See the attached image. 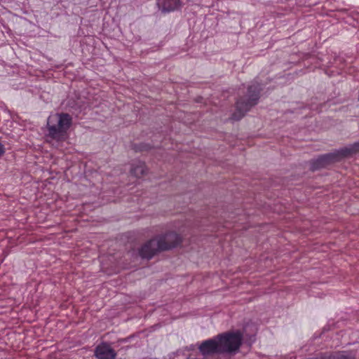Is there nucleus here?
Listing matches in <instances>:
<instances>
[{
    "instance_id": "1",
    "label": "nucleus",
    "mask_w": 359,
    "mask_h": 359,
    "mask_svg": "<svg viewBox=\"0 0 359 359\" xmlns=\"http://www.w3.org/2000/svg\"><path fill=\"white\" fill-rule=\"evenodd\" d=\"M359 154V140L347 147L334 149L332 152L318 155L317 158L309 161V170L315 172L327 168L336 163H339L345 158Z\"/></svg>"
},
{
    "instance_id": "2",
    "label": "nucleus",
    "mask_w": 359,
    "mask_h": 359,
    "mask_svg": "<svg viewBox=\"0 0 359 359\" xmlns=\"http://www.w3.org/2000/svg\"><path fill=\"white\" fill-rule=\"evenodd\" d=\"M263 90L260 83H255L247 87L246 92L239 95L235 102V111L231 114L229 120L239 121L245 116L259 102Z\"/></svg>"
},
{
    "instance_id": "3",
    "label": "nucleus",
    "mask_w": 359,
    "mask_h": 359,
    "mask_svg": "<svg viewBox=\"0 0 359 359\" xmlns=\"http://www.w3.org/2000/svg\"><path fill=\"white\" fill-rule=\"evenodd\" d=\"M72 116L68 113H56L48 116L45 136L56 142H64L68 137V130L72 125Z\"/></svg>"
},
{
    "instance_id": "4",
    "label": "nucleus",
    "mask_w": 359,
    "mask_h": 359,
    "mask_svg": "<svg viewBox=\"0 0 359 359\" xmlns=\"http://www.w3.org/2000/svg\"><path fill=\"white\" fill-rule=\"evenodd\" d=\"M217 337L222 354H236L243 341V334L239 330L220 333Z\"/></svg>"
},
{
    "instance_id": "5",
    "label": "nucleus",
    "mask_w": 359,
    "mask_h": 359,
    "mask_svg": "<svg viewBox=\"0 0 359 359\" xmlns=\"http://www.w3.org/2000/svg\"><path fill=\"white\" fill-rule=\"evenodd\" d=\"M162 252L168 251L180 245L183 241L182 237L175 231H168L156 236Z\"/></svg>"
},
{
    "instance_id": "6",
    "label": "nucleus",
    "mask_w": 359,
    "mask_h": 359,
    "mask_svg": "<svg viewBox=\"0 0 359 359\" xmlns=\"http://www.w3.org/2000/svg\"><path fill=\"white\" fill-rule=\"evenodd\" d=\"M156 236L149 239L138 248V255L142 259L151 260L154 256L162 252Z\"/></svg>"
},
{
    "instance_id": "7",
    "label": "nucleus",
    "mask_w": 359,
    "mask_h": 359,
    "mask_svg": "<svg viewBox=\"0 0 359 359\" xmlns=\"http://www.w3.org/2000/svg\"><path fill=\"white\" fill-rule=\"evenodd\" d=\"M198 351L204 357L222 354L217 335L202 341L198 345Z\"/></svg>"
},
{
    "instance_id": "8",
    "label": "nucleus",
    "mask_w": 359,
    "mask_h": 359,
    "mask_svg": "<svg viewBox=\"0 0 359 359\" xmlns=\"http://www.w3.org/2000/svg\"><path fill=\"white\" fill-rule=\"evenodd\" d=\"M94 356L97 359H116L117 353L107 341H102L96 346Z\"/></svg>"
},
{
    "instance_id": "9",
    "label": "nucleus",
    "mask_w": 359,
    "mask_h": 359,
    "mask_svg": "<svg viewBox=\"0 0 359 359\" xmlns=\"http://www.w3.org/2000/svg\"><path fill=\"white\" fill-rule=\"evenodd\" d=\"M156 4L163 14L180 11L184 5L182 0H156Z\"/></svg>"
},
{
    "instance_id": "10",
    "label": "nucleus",
    "mask_w": 359,
    "mask_h": 359,
    "mask_svg": "<svg viewBox=\"0 0 359 359\" xmlns=\"http://www.w3.org/2000/svg\"><path fill=\"white\" fill-rule=\"evenodd\" d=\"M148 168L144 161H137L131 164L130 173L132 176L140 178L147 175Z\"/></svg>"
},
{
    "instance_id": "11",
    "label": "nucleus",
    "mask_w": 359,
    "mask_h": 359,
    "mask_svg": "<svg viewBox=\"0 0 359 359\" xmlns=\"http://www.w3.org/2000/svg\"><path fill=\"white\" fill-rule=\"evenodd\" d=\"M330 359H355V353L354 351H337L330 352Z\"/></svg>"
},
{
    "instance_id": "12",
    "label": "nucleus",
    "mask_w": 359,
    "mask_h": 359,
    "mask_svg": "<svg viewBox=\"0 0 359 359\" xmlns=\"http://www.w3.org/2000/svg\"><path fill=\"white\" fill-rule=\"evenodd\" d=\"M131 149L135 153H142V152H149L152 149H155V147L147 142H139V143H133L131 144Z\"/></svg>"
},
{
    "instance_id": "13",
    "label": "nucleus",
    "mask_w": 359,
    "mask_h": 359,
    "mask_svg": "<svg viewBox=\"0 0 359 359\" xmlns=\"http://www.w3.org/2000/svg\"><path fill=\"white\" fill-rule=\"evenodd\" d=\"M330 352H321L317 354L315 357L311 358L309 359H330Z\"/></svg>"
},
{
    "instance_id": "14",
    "label": "nucleus",
    "mask_w": 359,
    "mask_h": 359,
    "mask_svg": "<svg viewBox=\"0 0 359 359\" xmlns=\"http://www.w3.org/2000/svg\"><path fill=\"white\" fill-rule=\"evenodd\" d=\"M133 337H134V335H130V336H128L127 337L119 339L118 340V342H119V343H126V342L130 341V339H133Z\"/></svg>"
},
{
    "instance_id": "15",
    "label": "nucleus",
    "mask_w": 359,
    "mask_h": 359,
    "mask_svg": "<svg viewBox=\"0 0 359 359\" xmlns=\"http://www.w3.org/2000/svg\"><path fill=\"white\" fill-rule=\"evenodd\" d=\"M301 54H302L301 57L302 59H306V60L309 59V58H311V57H312L313 56V55L312 53H302Z\"/></svg>"
},
{
    "instance_id": "16",
    "label": "nucleus",
    "mask_w": 359,
    "mask_h": 359,
    "mask_svg": "<svg viewBox=\"0 0 359 359\" xmlns=\"http://www.w3.org/2000/svg\"><path fill=\"white\" fill-rule=\"evenodd\" d=\"M5 153V148L4 144L0 142V157H1Z\"/></svg>"
}]
</instances>
